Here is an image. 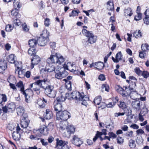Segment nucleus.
<instances>
[{
    "label": "nucleus",
    "mask_w": 149,
    "mask_h": 149,
    "mask_svg": "<svg viewBox=\"0 0 149 149\" xmlns=\"http://www.w3.org/2000/svg\"><path fill=\"white\" fill-rule=\"evenodd\" d=\"M62 106L61 104L59 103H58L54 105V110L57 112H59L62 111Z\"/></svg>",
    "instance_id": "obj_25"
},
{
    "label": "nucleus",
    "mask_w": 149,
    "mask_h": 149,
    "mask_svg": "<svg viewBox=\"0 0 149 149\" xmlns=\"http://www.w3.org/2000/svg\"><path fill=\"white\" fill-rule=\"evenodd\" d=\"M95 65L96 67L95 68L97 70H101L103 68L104 65L103 62H98L95 63Z\"/></svg>",
    "instance_id": "obj_26"
},
{
    "label": "nucleus",
    "mask_w": 149,
    "mask_h": 149,
    "mask_svg": "<svg viewBox=\"0 0 149 149\" xmlns=\"http://www.w3.org/2000/svg\"><path fill=\"white\" fill-rule=\"evenodd\" d=\"M39 131L41 134H43L44 135H47L48 133L49 130L46 127H45L40 128L38 130Z\"/></svg>",
    "instance_id": "obj_24"
},
{
    "label": "nucleus",
    "mask_w": 149,
    "mask_h": 149,
    "mask_svg": "<svg viewBox=\"0 0 149 149\" xmlns=\"http://www.w3.org/2000/svg\"><path fill=\"white\" fill-rule=\"evenodd\" d=\"M79 13L77 10H72V12L71 14L70 15V17L75 16L77 15Z\"/></svg>",
    "instance_id": "obj_56"
},
{
    "label": "nucleus",
    "mask_w": 149,
    "mask_h": 149,
    "mask_svg": "<svg viewBox=\"0 0 149 149\" xmlns=\"http://www.w3.org/2000/svg\"><path fill=\"white\" fill-rule=\"evenodd\" d=\"M7 81L9 84L15 83L16 82V79L15 77L12 75L8 77Z\"/></svg>",
    "instance_id": "obj_30"
},
{
    "label": "nucleus",
    "mask_w": 149,
    "mask_h": 149,
    "mask_svg": "<svg viewBox=\"0 0 149 149\" xmlns=\"http://www.w3.org/2000/svg\"><path fill=\"white\" fill-rule=\"evenodd\" d=\"M72 143L76 146L79 147L83 143V142L77 136L74 135L72 140Z\"/></svg>",
    "instance_id": "obj_14"
},
{
    "label": "nucleus",
    "mask_w": 149,
    "mask_h": 149,
    "mask_svg": "<svg viewBox=\"0 0 149 149\" xmlns=\"http://www.w3.org/2000/svg\"><path fill=\"white\" fill-rule=\"evenodd\" d=\"M7 99L5 95L0 94V104L3 102H5L6 101Z\"/></svg>",
    "instance_id": "obj_45"
},
{
    "label": "nucleus",
    "mask_w": 149,
    "mask_h": 149,
    "mask_svg": "<svg viewBox=\"0 0 149 149\" xmlns=\"http://www.w3.org/2000/svg\"><path fill=\"white\" fill-rule=\"evenodd\" d=\"M133 34L136 38H139L142 36V33L140 30H136L134 32Z\"/></svg>",
    "instance_id": "obj_32"
},
{
    "label": "nucleus",
    "mask_w": 149,
    "mask_h": 149,
    "mask_svg": "<svg viewBox=\"0 0 149 149\" xmlns=\"http://www.w3.org/2000/svg\"><path fill=\"white\" fill-rule=\"evenodd\" d=\"M142 50L143 52H146L147 50L149 49V46L147 43L143 44L141 46Z\"/></svg>",
    "instance_id": "obj_37"
},
{
    "label": "nucleus",
    "mask_w": 149,
    "mask_h": 149,
    "mask_svg": "<svg viewBox=\"0 0 149 149\" xmlns=\"http://www.w3.org/2000/svg\"><path fill=\"white\" fill-rule=\"evenodd\" d=\"M56 68H55L54 65L52 64H49L48 65H47L46 68H42L41 69L40 72V73L42 74V77H44V74L48 76V72H50L56 70Z\"/></svg>",
    "instance_id": "obj_9"
},
{
    "label": "nucleus",
    "mask_w": 149,
    "mask_h": 149,
    "mask_svg": "<svg viewBox=\"0 0 149 149\" xmlns=\"http://www.w3.org/2000/svg\"><path fill=\"white\" fill-rule=\"evenodd\" d=\"M11 14L12 16L16 17L17 18L19 17L18 10L17 9H15L13 10L11 12Z\"/></svg>",
    "instance_id": "obj_38"
},
{
    "label": "nucleus",
    "mask_w": 149,
    "mask_h": 149,
    "mask_svg": "<svg viewBox=\"0 0 149 149\" xmlns=\"http://www.w3.org/2000/svg\"><path fill=\"white\" fill-rule=\"evenodd\" d=\"M13 6L15 9H19L22 6L21 4L19 1H18L17 2L13 1Z\"/></svg>",
    "instance_id": "obj_34"
},
{
    "label": "nucleus",
    "mask_w": 149,
    "mask_h": 149,
    "mask_svg": "<svg viewBox=\"0 0 149 149\" xmlns=\"http://www.w3.org/2000/svg\"><path fill=\"white\" fill-rule=\"evenodd\" d=\"M102 88L104 90V89L105 91L107 92H109V85L106 84H103L102 86Z\"/></svg>",
    "instance_id": "obj_48"
},
{
    "label": "nucleus",
    "mask_w": 149,
    "mask_h": 149,
    "mask_svg": "<svg viewBox=\"0 0 149 149\" xmlns=\"http://www.w3.org/2000/svg\"><path fill=\"white\" fill-rule=\"evenodd\" d=\"M40 131L37 130H34L33 131L34 133H35L36 134L34 135H31L30 136L29 138L30 139L35 140H38L40 139V138L42 136Z\"/></svg>",
    "instance_id": "obj_17"
},
{
    "label": "nucleus",
    "mask_w": 149,
    "mask_h": 149,
    "mask_svg": "<svg viewBox=\"0 0 149 149\" xmlns=\"http://www.w3.org/2000/svg\"><path fill=\"white\" fill-rule=\"evenodd\" d=\"M65 61V58L59 53H56L55 55L51 54L47 60V62L48 64L58 63L61 64Z\"/></svg>",
    "instance_id": "obj_3"
},
{
    "label": "nucleus",
    "mask_w": 149,
    "mask_h": 149,
    "mask_svg": "<svg viewBox=\"0 0 149 149\" xmlns=\"http://www.w3.org/2000/svg\"><path fill=\"white\" fill-rule=\"evenodd\" d=\"M37 43V40H36L35 39H31L29 41V45L30 47L33 48L36 46Z\"/></svg>",
    "instance_id": "obj_33"
},
{
    "label": "nucleus",
    "mask_w": 149,
    "mask_h": 149,
    "mask_svg": "<svg viewBox=\"0 0 149 149\" xmlns=\"http://www.w3.org/2000/svg\"><path fill=\"white\" fill-rule=\"evenodd\" d=\"M118 106L120 108L122 109H125L127 107V105L125 102L122 101L119 102V104H118Z\"/></svg>",
    "instance_id": "obj_41"
},
{
    "label": "nucleus",
    "mask_w": 149,
    "mask_h": 149,
    "mask_svg": "<svg viewBox=\"0 0 149 149\" xmlns=\"http://www.w3.org/2000/svg\"><path fill=\"white\" fill-rule=\"evenodd\" d=\"M67 132L64 133V135L68 138L69 137L71 133H73L75 130V129L73 125H70L66 127Z\"/></svg>",
    "instance_id": "obj_15"
},
{
    "label": "nucleus",
    "mask_w": 149,
    "mask_h": 149,
    "mask_svg": "<svg viewBox=\"0 0 149 149\" xmlns=\"http://www.w3.org/2000/svg\"><path fill=\"white\" fill-rule=\"evenodd\" d=\"M56 146L55 148L57 149H59L60 148H61L62 146H63L65 143H67V142L63 141L62 140H59L58 139H56Z\"/></svg>",
    "instance_id": "obj_20"
},
{
    "label": "nucleus",
    "mask_w": 149,
    "mask_h": 149,
    "mask_svg": "<svg viewBox=\"0 0 149 149\" xmlns=\"http://www.w3.org/2000/svg\"><path fill=\"white\" fill-rule=\"evenodd\" d=\"M44 116L46 119H50L53 117V114L52 111L47 109L46 110V113L44 115Z\"/></svg>",
    "instance_id": "obj_19"
},
{
    "label": "nucleus",
    "mask_w": 149,
    "mask_h": 149,
    "mask_svg": "<svg viewBox=\"0 0 149 149\" xmlns=\"http://www.w3.org/2000/svg\"><path fill=\"white\" fill-rule=\"evenodd\" d=\"M16 131L12 133V136L14 140H19L21 137L20 134L22 132H23V131L21 129L18 125L17 127Z\"/></svg>",
    "instance_id": "obj_10"
},
{
    "label": "nucleus",
    "mask_w": 149,
    "mask_h": 149,
    "mask_svg": "<svg viewBox=\"0 0 149 149\" xmlns=\"http://www.w3.org/2000/svg\"><path fill=\"white\" fill-rule=\"evenodd\" d=\"M101 100V97H95L94 101V102L95 105H99L100 104L101 102L100 101Z\"/></svg>",
    "instance_id": "obj_39"
},
{
    "label": "nucleus",
    "mask_w": 149,
    "mask_h": 149,
    "mask_svg": "<svg viewBox=\"0 0 149 149\" xmlns=\"http://www.w3.org/2000/svg\"><path fill=\"white\" fill-rule=\"evenodd\" d=\"M142 102L139 100H135L132 102L131 105L133 109L136 111H139L142 105Z\"/></svg>",
    "instance_id": "obj_12"
},
{
    "label": "nucleus",
    "mask_w": 149,
    "mask_h": 149,
    "mask_svg": "<svg viewBox=\"0 0 149 149\" xmlns=\"http://www.w3.org/2000/svg\"><path fill=\"white\" fill-rule=\"evenodd\" d=\"M117 140V143L119 144H121L124 142V139L121 137H118Z\"/></svg>",
    "instance_id": "obj_50"
},
{
    "label": "nucleus",
    "mask_w": 149,
    "mask_h": 149,
    "mask_svg": "<svg viewBox=\"0 0 149 149\" xmlns=\"http://www.w3.org/2000/svg\"><path fill=\"white\" fill-rule=\"evenodd\" d=\"M40 83V81L38 80L30 85L31 88H33V90L36 91L37 94H39L40 93V88L41 86Z\"/></svg>",
    "instance_id": "obj_11"
},
{
    "label": "nucleus",
    "mask_w": 149,
    "mask_h": 149,
    "mask_svg": "<svg viewBox=\"0 0 149 149\" xmlns=\"http://www.w3.org/2000/svg\"><path fill=\"white\" fill-rule=\"evenodd\" d=\"M55 77L58 79H61L68 75V72L63 68L58 67L55 70Z\"/></svg>",
    "instance_id": "obj_7"
},
{
    "label": "nucleus",
    "mask_w": 149,
    "mask_h": 149,
    "mask_svg": "<svg viewBox=\"0 0 149 149\" xmlns=\"http://www.w3.org/2000/svg\"><path fill=\"white\" fill-rule=\"evenodd\" d=\"M7 68V65L5 61L0 62V73H2Z\"/></svg>",
    "instance_id": "obj_21"
},
{
    "label": "nucleus",
    "mask_w": 149,
    "mask_h": 149,
    "mask_svg": "<svg viewBox=\"0 0 149 149\" xmlns=\"http://www.w3.org/2000/svg\"><path fill=\"white\" fill-rule=\"evenodd\" d=\"M73 65V64H71L70 63H68L67 64H64V65H63V67H62V68H63L64 69V70L66 69L67 70H68V67L69 65H71V67H72Z\"/></svg>",
    "instance_id": "obj_59"
},
{
    "label": "nucleus",
    "mask_w": 149,
    "mask_h": 149,
    "mask_svg": "<svg viewBox=\"0 0 149 149\" xmlns=\"http://www.w3.org/2000/svg\"><path fill=\"white\" fill-rule=\"evenodd\" d=\"M15 56L13 54H10L8 57V61L10 63H15Z\"/></svg>",
    "instance_id": "obj_31"
},
{
    "label": "nucleus",
    "mask_w": 149,
    "mask_h": 149,
    "mask_svg": "<svg viewBox=\"0 0 149 149\" xmlns=\"http://www.w3.org/2000/svg\"><path fill=\"white\" fill-rule=\"evenodd\" d=\"M137 15L135 16L134 19L136 21L141 19L142 18V14L140 13H137Z\"/></svg>",
    "instance_id": "obj_47"
},
{
    "label": "nucleus",
    "mask_w": 149,
    "mask_h": 149,
    "mask_svg": "<svg viewBox=\"0 0 149 149\" xmlns=\"http://www.w3.org/2000/svg\"><path fill=\"white\" fill-rule=\"evenodd\" d=\"M13 27L10 24L7 25L5 28V30L7 31H10L13 29Z\"/></svg>",
    "instance_id": "obj_49"
},
{
    "label": "nucleus",
    "mask_w": 149,
    "mask_h": 149,
    "mask_svg": "<svg viewBox=\"0 0 149 149\" xmlns=\"http://www.w3.org/2000/svg\"><path fill=\"white\" fill-rule=\"evenodd\" d=\"M125 15L126 16L130 17L132 15V10L130 8H128L127 9H125L124 10Z\"/></svg>",
    "instance_id": "obj_28"
},
{
    "label": "nucleus",
    "mask_w": 149,
    "mask_h": 149,
    "mask_svg": "<svg viewBox=\"0 0 149 149\" xmlns=\"http://www.w3.org/2000/svg\"><path fill=\"white\" fill-rule=\"evenodd\" d=\"M65 84L67 89L69 91H71L72 89L71 82L68 81Z\"/></svg>",
    "instance_id": "obj_51"
},
{
    "label": "nucleus",
    "mask_w": 149,
    "mask_h": 149,
    "mask_svg": "<svg viewBox=\"0 0 149 149\" xmlns=\"http://www.w3.org/2000/svg\"><path fill=\"white\" fill-rule=\"evenodd\" d=\"M46 75L44 74L45 77L43 79L38 80L40 81L41 87L45 90V93L48 97L51 98H54L56 95V92L54 90L53 86L49 85V80L48 79Z\"/></svg>",
    "instance_id": "obj_2"
},
{
    "label": "nucleus",
    "mask_w": 149,
    "mask_h": 149,
    "mask_svg": "<svg viewBox=\"0 0 149 149\" xmlns=\"http://www.w3.org/2000/svg\"><path fill=\"white\" fill-rule=\"evenodd\" d=\"M37 103L40 108H42L45 107V104L44 103L43 100L41 98H39L38 100Z\"/></svg>",
    "instance_id": "obj_35"
},
{
    "label": "nucleus",
    "mask_w": 149,
    "mask_h": 149,
    "mask_svg": "<svg viewBox=\"0 0 149 149\" xmlns=\"http://www.w3.org/2000/svg\"><path fill=\"white\" fill-rule=\"evenodd\" d=\"M115 89L117 92L122 96L125 102H130L129 99L130 98L133 100L137 98L138 95L137 92L132 90L128 92L127 91H128V88L127 86H124L122 88L120 86H118L116 87Z\"/></svg>",
    "instance_id": "obj_1"
},
{
    "label": "nucleus",
    "mask_w": 149,
    "mask_h": 149,
    "mask_svg": "<svg viewBox=\"0 0 149 149\" xmlns=\"http://www.w3.org/2000/svg\"><path fill=\"white\" fill-rule=\"evenodd\" d=\"M16 86L18 88H20V91L21 93H23V92L25 91L24 90V86L23 84V83L22 81H20L18 82Z\"/></svg>",
    "instance_id": "obj_29"
},
{
    "label": "nucleus",
    "mask_w": 149,
    "mask_h": 149,
    "mask_svg": "<svg viewBox=\"0 0 149 149\" xmlns=\"http://www.w3.org/2000/svg\"><path fill=\"white\" fill-rule=\"evenodd\" d=\"M17 115L21 116V118L25 119L27 118V115L24 113V109L22 107L19 106L17 109Z\"/></svg>",
    "instance_id": "obj_13"
},
{
    "label": "nucleus",
    "mask_w": 149,
    "mask_h": 149,
    "mask_svg": "<svg viewBox=\"0 0 149 149\" xmlns=\"http://www.w3.org/2000/svg\"><path fill=\"white\" fill-rule=\"evenodd\" d=\"M67 143H65L63 146L60 148L59 149H69L68 146L67 145Z\"/></svg>",
    "instance_id": "obj_64"
},
{
    "label": "nucleus",
    "mask_w": 149,
    "mask_h": 149,
    "mask_svg": "<svg viewBox=\"0 0 149 149\" xmlns=\"http://www.w3.org/2000/svg\"><path fill=\"white\" fill-rule=\"evenodd\" d=\"M45 25L46 26H49L50 24L49 19L48 18H46L45 21Z\"/></svg>",
    "instance_id": "obj_62"
},
{
    "label": "nucleus",
    "mask_w": 149,
    "mask_h": 149,
    "mask_svg": "<svg viewBox=\"0 0 149 149\" xmlns=\"http://www.w3.org/2000/svg\"><path fill=\"white\" fill-rule=\"evenodd\" d=\"M144 23L147 25L149 24V17L146 16L143 19Z\"/></svg>",
    "instance_id": "obj_63"
},
{
    "label": "nucleus",
    "mask_w": 149,
    "mask_h": 149,
    "mask_svg": "<svg viewBox=\"0 0 149 149\" xmlns=\"http://www.w3.org/2000/svg\"><path fill=\"white\" fill-rule=\"evenodd\" d=\"M99 105L100 106H99L98 107V108H101L102 109L104 108L107 107L106 104L105 103L102 102H101Z\"/></svg>",
    "instance_id": "obj_57"
},
{
    "label": "nucleus",
    "mask_w": 149,
    "mask_h": 149,
    "mask_svg": "<svg viewBox=\"0 0 149 149\" xmlns=\"http://www.w3.org/2000/svg\"><path fill=\"white\" fill-rule=\"evenodd\" d=\"M130 86L131 87L129 89V91H131L132 90H133L134 88H135L136 87V82H133L132 81H130Z\"/></svg>",
    "instance_id": "obj_40"
},
{
    "label": "nucleus",
    "mask_w": 149,
    "mask_h": 149,
    "mask_svg": "<svg viewBox=\"0 0 149 149\" xmlns=\"http://www.w3.org/2000/svg\"><path fill=\"white\" fill-rule=\"evenodd\" d=\"M148 112V109L145 106L143 107L141 109L140 114H143V116H144Z\"/></svg>",
    "instance_id": "obj_43"
},
{
    "label": "nucleus",
    "mask_w": 149,
    "mask_h": 149,
    "mask_svg": "<svg viewBox=\"0 0 149 149\" xmlns=\"http://www.w3.org/2000/svg\"><path fill=\"white\" fill-rule=\"evenodd\" d=\"M141 74L145 78H147L149 77V72L147 71H143L142 72Z\"/></svg>",
    "instance_id": "obj_52"
},
{
    "label": "nucleus",
    "mask_w": 149,
    "mask_h": 149,
    "mask_svg": "<svg viewBox=\"0 0 149 149\" xmlns=\"http://www.w3.org/2000/svg\"><path fill=\"white\" fill-rule=\"evenodd\" d=\"M107 5L108 10L112 11L114 10L113 3L112 1H109L107 3Z\"/></svg>",
    "instance_id": "obj_27"
},
{
    "label": "nucleus",
    "mask_w": 149,
    "mask_h": 149,
    "mask_svg": "<svg viewBox=\"0 0 149 149\" xmlns=\"http://www.w3.org/2000/svg\"><path fill=\"white\" fill-rule=\"evenodd\" d=\"M145 52L143 51H141L139 52V56L140 58H145V56H146Z\"/></svg>",
    "instance_id": "obj_55"
},
{
    "label": "nucleus",
    "mask_w": 149,
    "mask_h": 149,
    "mask_svg": "<svg viewBox=\"0 0 149 149\" xmlns=\"http://www.w3.org/2000/svg\"><path fill=\"white\" fill-rule=\"evenodd\" d=\"M57 119L58 120H61L63 121L66 120L70 117V114L68 111L64 110L59 112H57Z\"/></svg>",
    "instance_id": "obj_8"
},
{
    "label": "nucleus",
    "mask_w": 149,
    "mask_h": 149,
    "mask_svg": "<svg viewBox=\"0 0 149 149\" xmlns=\"http://www.w3.org/2000/svg\"><path fill=\"white\" fill-rule=\"evenodd\" d=\"M49 32L47 31H44L37 40L38 45L41 46L46 45L49 41Z\"/></svg>",
    "instance_id": "obj_5"
},
{
    "label": "nucleus",
    "mask_w": 149,
    "mask_h": 149,
    "mask_svg": "<svg viewBox=\"0 0 149 149\" xmlns=\"http://www.w3.org/2000/svg\"><path fill=\"white\" fill-rule=\"evenodd\" d=\"M82 32L83 35L88 37V40L87 42H88L90 44H92L96 42L97 36H94L91 32L88 31L85 29H83Z\"/></svg>",
    "instance_id": "obj_6"
},
{
    "label": "nucleus",
    "mask_w": 149,
    "mask_h": 149,
    "mask_svg": "<svg viewBox=\"0 0 149 149\" xmlns=\"http://www.w3.org/2000/svg\"><path fill=\"white\" fill-rule=\"evenodd\" d=\"M70 95L72 99L77 101H83L81 103L82 104L85 106L87 104L86 101L88 100L89 97L86 95H84L83 93L75 91L72 92Z\"/></svg>",
    "instance_id": "obj_4"
},
{
    "label": "nucleus",
    "mask_w": 149,
    "mask_h": 149,
    "mask_svg": "<svg viewBox=\"0 0 149 149\" xmlns=\"http://www.w3.org/2000/svg\"><path fill=\"white\" fill-rule=\"evenodd\" d=\"M13 26H18L21 24V22L20 20L17 19H15L13 21Z\"/></svg>",
    "instance_id": "obj_46"
},
{
    "label": "nucleus",
    "mask_w": 149,
    "mask_h": 149,
    "mask_svg": "<svg viewBox=\"0 0 149 149\" xmlns=\"http://www.w3.org/2000/svg\"><path fill=\"white\" fill-rule=\"evenodd\" d=\"M8 109V111L12 112L15 110L16 106L15 104L13 102L9 103L7 105Z\"/></svg>",
    "instance_id": "obj_22"
},
{
    "label": "nucleus",
    "mask_w": 149,
    "mask_h": 149,
    "mask_svg": "<svg viewBox=\"0 0 149 149\" xmlns=\"http://www.w3.org/2000/svg\"><path fill=\"white\" fill-rule=\"evenodd\" d=\"M22 26L23 29L24 31L25 32H27L29 31V28L27 25L25 24H23Z\"/></svg>",
    "instance_id": "obj_61"
},
{
    "label": "nucleus",
    "mask_w": 149,
    "mask_h": 149,
    "mask_svg": "<svg viewBox=\"0 0 149 149\" xmlns=\"http://www.w3.org/2000/svg\"><path fill=\"white\" fill-rule=\"evenodd\" d=\"M134 71L138 75H140L142 72L140 70L139 68L138 67L135 68L134 69Z\"/></svg>",
    "instance_id": "obj_53"
},
{
    "label": "nucleus",
    "mask_w": 149,
    "mask_h": 149,
    "mask_svg": "<svg viewBox=\"0 0 149 149\" xmlns=\"http://www.w3.org/2000/svg\"><path fill=\"white\" fill-rule=\"evenodd\" d=\"M20 125L23 128H27L28 125V122L26 120V118H21Z\"/></svg>",
    "instance_id": "obj_23"
},
{
    "label": "nucleus",
    "mask_w": 149,
    "mask_h": 149,
    "mask_svg": "<svg viewBox=\"0 0 149 149\" xmlns=\"http://www.w3.org/2000/svg\"><path fill=\"white\" fill-rule=\"evenodd\" d=\"M66 98L63 96L62 95L58 97L56 99L59 102H62L64 101L65 100Z\"/></svg>",
    "instance_id": "obj_44"
},
{
    "label": "nucleus",
    "mask_w": 149,
    "mask_h": 149,
    "mask_svg": "<svg viewBox=\"0 0 149 149\" xmlns=\"http://www.w3.org/2000/svg\"><path fill=\"white\" fill-rule=\"evenodd\" d=\"M18 74L19 77L22 78L25 76V73L22 71L19 70L18 71Z\"/></svg>",
    "instance_id": "obj_54"
},
{
    "label": "nucleus",
    "mask_w": 149,
    "mask_h": 149,
    "mask_svg": "<svg viewBox=\"0 0 149 149\" xmlns=\"http://www.w3.org/2000/svg\"><path fill=\"white\" fill-rule=\"evenodd\" d=\"M108 135L110 138H115L116 137V135L113 132H110L108 133Z\"/></svg>",
    "instance_id": "obj_58"
},
{
    "label": "nucleus",
    "mask_w": 149,
    "mask_h": 149,
    "mask_svg": "<svg viewBox=\"0 0 149 149\" xmlns=\"http://www.w3.org/2000/svg\"><path fill=\"white\" fill-rule=\"evenodd\" d=\"M28 53L30 56H34L36 54L35 51L33 48H30L28 49Z\"/></svg>",
    "instance_id": "obj_42"
},
{
    "label": "nucleus",
    "mask_w": 149,
    "mask_h": 149,
    "mask_svg": "<svg viewBox=\"0 0 149 149\" xmlns=\"http://www.w3.org/2000/svg\"><path fill=\"white\" fill-rule=\"evenodd\" d=\"M32 91L30 89H27L22 93L24 95L25 101L28 103L29 102L30 93H32Z\"/></svg>",
    "instance_id": "obj_18"
},
{
    "label": "nucleus",
    "mask_w": 149,
    "mask_h": 149,
    "mask_svg": "<svg viewBox=\"0 0 149 149\" xmlns=\"http://www.w3.org/2000/svg\"><path fill=\"white\" fill-rule=\"evenodd\" d=\"M40 61V58L38 56H34L33 58L31 59V68L33 69L35 65L38 64Z\"/></svg>",
    "instance_id": "obj_16"
},
{
    "label": "nucleus",
    "mask_w": 149,
    "mask_h": 149,
    "mask_svg": "<svg viewBox=\"0 0 149 149\" xmlns=\"http://www.w3.org/2000/svg\"><path fill=\"white\" fill-rule=\"evenodd\" d=\"M136 133L137 135L144 134V131L141 129H139L136 131Z\"/></svg>",
    "instance_id": "obj_60"
},
{
    "label": "nucleus",
    "mask_w": 149,
    "mask_h": 149,
    "mask_svg": "<svg viewBox=\"0 0 149 149\" xmlns=\"http://www.w3.org/2000/svg\"><path fill=\"white\" fill-rule=\"evenodd\" d=\"M129 145L131 148H134L136 146L135 141L132 139H130L129 141Z\"/></svg>",
    "instance_id": "obj_36"
}]
</instances>
